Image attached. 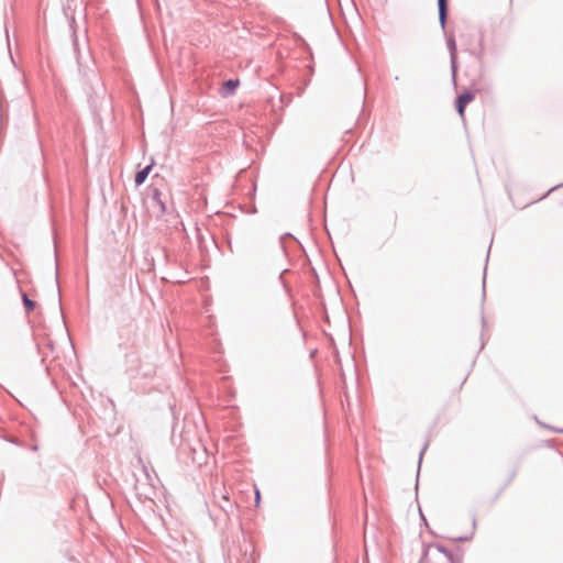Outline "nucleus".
I'll return each mask as SVG.
<instances>
[{
  "label": "nucleus",
  "mask_w": 563,
  "mask_h": 563,
  "mask_svg": "<svg viewBox=\"0 0 563 563\" xmlns=\"http://www.w3.org/2000/svg\"><path fill=\"white\" fill-rule=\"evenodd\" d=\"M125 372L132 382L147 379L156 374V364L147 356H142L139 351L125 354Z\"/></svg>",
  "instance_id": "obj_1"
},
{
  "label": "nucleus",
  "mask_w": 563,
  "mask_h": 563,
  "mask_svg": "<svg viewBox=\"0 0 563 563\" xmlns=\"http://www.w3.org/2000/svg\"><path fill=\"white\" fill-rule=\"evenodd\" d=\"M85 48H86V55L82 56L81 47H80L77 34L74 31L73 32V51H74V54H75V57H76V60H77V64H78L79 71L84 76H87L86 68H88V63L91 59V55H90V52H89V47L87 45H85Z\"/></svg>",
  "instance_id": "obj_2"
},
{
  "label": "nucleus",
  "mask_w": 563,
  "mask_h": 563,
  "mask_svg": "<svg viewBox=\"0 0 563 563\" xmlns=\"http://www.w3.org/2000/svg\"><path fill=\"white\" fill-rule=\"evenodd\" d=\"M446 46L450 53V68H451V77L453 85L456 86V77H457V56H456V43L453 35L448 36Z\"/></svg>",
  "instance_id": "obj_3"
},
{
  "label": "nucleus",
  "mask_w": 563,
  "mask_h": 563,
  "mask_svg": "<svg viewBox=\"0 0 563 563\" xmlns=\"http://www.w3.org/2000/svg\"><path fill=\"white\" fill-rule=\"evenodd\" d=\"M475 99V92L472 90H464L455 99V109L461 118L465 115L466 106Z\"/></svg>",
  "instance_id": "obj_4"
},
{
  "label": "nucleus",
  "mask_w": 563,
  "mask_h": 563,
  "mask_svg": "<svg viewBox=\"0 0 563 563\" xmlns=\"http://www.w3.org/2000/svg\"><path fill=\"white\" fill-rule=\"evenodd\" d=\"M151 202L154 207L158 208L159 216L166 213L167 208L165 201L162 199V192L157 187H151L150 189Z\"/></svg>",
  "instance_id": "obj_5"
},
{
  "label": "nucleus",
  "mask_w": 563,
  "mask_h": 563,
  "mask_svg": "<svg viewBox=\"0 0 563 563\" xmlns=\"http://www.w3.org/2000/svg\"><path fill=\"white\" fill-rule=\"evenodd\" d=\"M153 165H154V159L152 158L150 164H147L144 168L136 172L135 177H134L135 186H141L145 183L146 178L148 177V175L153 168Z\"/></svg>",
  "instance_id": "obj_6"
},
{
  "label": "nucleus",
  "mask_w": 563,
  "mask_h": 563,
  "mask_svg": "<svg viewBox=\"0 0 563 563\" xmlns=\"http://www.w3.org/2000/svg\"><path fill=\"white\" fill-rule=\"evenodd\" d=\"M421 562L422 563H445L444 559L441 560V556H437L435 553L432 552L431 544H428L424 547Z\"/></svg>",
  "instance_id": "obj_7"
},
{
  "label": "nucleus",
  "mask_w": 563,
  "mask_h": 563,
  "mask_svg": "<svg viewBox=\"0 0 563 563\" xmlns=\"http://www.w3.org/2000/svg\"><path fill=\"white\" fill-rule=\"evenodd\" d=\"M438 13L440 26L444 30L448 21V0H438Z\"/></svg>",
  "instance_id": "obj_8"
},
{
  "label": "nucleus",
  "mask_w": 563,
  "mask_h": 563,
  "mask_svg": "<svg viewBox=\"0 0 563 563\" xmlns=\"http://www.w3.org/2000/svg\"><path fill=\"white\" fill-rule=\"evenodd\" d=\"M239 84H240V81L238 79H228V80H225L222 84V87L220 89L221 95L223 97L232 96L235 92Z\"/></svg>",
  "instance_id": "obj_9"
},
{
  "label": "nucleus",
  "mask_w": 563,
  "mask_h": 563,
  "mask_svg": "<svg viewBox=\"0 0 563 563\" xmlns=\"http://www.w3.org/2000/svg\"><path fill=\"white\" fill-rule=\"evenodd\" d=\"M432 552L435 553L437 556H443L445 563H453L452 553L441 544H431Z\"/></svg>",
  "instance_id": "obj_10"
},
{
  "label": "nucleus",
  "mask_w": 563,
  "mask_h": 563,
  "mask_svg": "<svg viewBox=\"0 0 563 563\" xmlns=\"http://www.w3.org/2000/svg\"><path fill=\"white\" fill-rule=\"evenodd\" d=\"M21 297L26 313H30L35 308V301L30 299L25 292H22Z\"/></svg>",
  "instance_id": "obj_11"
},
{
  "label": "nucleus",
  "mask_w": 563,
  "mask_h": 563,
  "mask_svg": "<svg viewBox=\"0 0 563 563\" xmlns=\"http://www.w3.org/2000/svg\"><path fill=\"white\" fill-rule=\"evenodd\" d=\"M473 538V533L471 536H460V537H452L451 540L455 542H465L470 541Z\"/></svg>",
  "instance_id": "obj_12"
},
{
  "label": "nucleus",
  "mask_w": 563,
  "mask_h": 563,
  "mask_svg": "<svg viewBox=\"0 0 563 563\" xmlns=\"http://www.w3.org/2000/svg\"><path fill=\"white\" fill-rule=\"evenodd\" d=\"M426 449H427V445H424V446H423V449L420 451V454H419V464H421L422 455H423V453H424ZM418 468H420V465H418Z\"/></svg>",
  "instance_id": "obj_13"
},
{
  "label": "nucleus",
  "mask_w": 563,
  "mask_h": 563,
  "mask_svg": "<svg viewBox=\"0 0 563 563\" xmlns=\"http://www.w3.org/2000/svg\"><path fill=\"white\" fill-rule=\"evenodd\" d=\"M260 498H261V497H260V492H258V490H256V493H255V501H256V504H258V503H260Z\"/></svg>",
  "instance_id": "obj_14"
},
{
  "label": "nucleus",
  "mask_w": 563,
  "mask_h": 563,
  "mask_svg": "<svg viewBox=\"0 0 563 563\" xmlns=\"http://www.w3.org/2000/svg\"><path fill=\"white\" fill-rule=\"evenodd\" d=\"M143 472H144V473H145V475L148 477L147 470H146V467H145V466L143 467Z\"/></svg>",
  "instance_id": "obj_15"
}]
</instances>
